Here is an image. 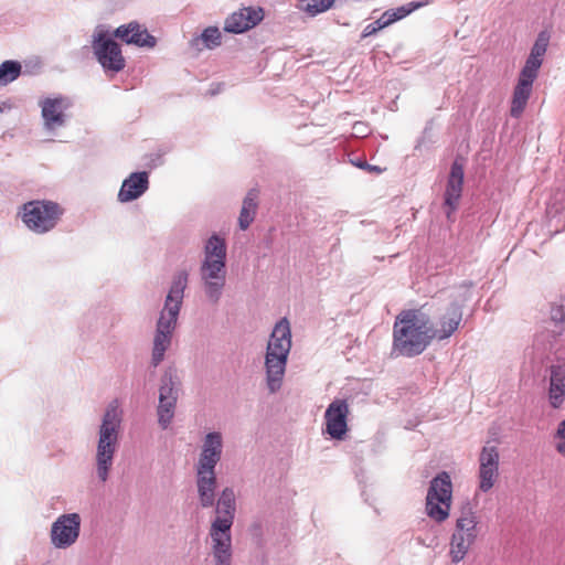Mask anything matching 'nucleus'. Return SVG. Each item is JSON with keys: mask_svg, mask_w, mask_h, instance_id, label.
<instances>
[{"mask_svg": "<svg viewBox=\"0 0 565 565\" xmlns=\"http://www.w3.org/2000/svg\"><path fill=\"white\" fill-rule=\"evenodd\" d=\"M435 339L433 323L423 309L404 310L394 323V349L404 356H416Z\"/></svg>", "mask_w": 565, "mask_h": 565, "instance_id": "3", "label": "nucleus"}, {"mask_svg": "<svg viewBox=\"0 0 565 565\" xmlns=\"http://www.w3.org/2000/svg\"><path fill=\"white\" fill-rule=\"evenodd\" d=\"M349 162L359 168V169H364L365 164L367 163V161L362 158V157H356V156H353V154H349Z\"/></svg>", "mask_w": 565, "mask_h": 565, "instance_id": "37", "label": "nucleus"}, {"mask_svg": "<svg viewBox=\"0 0 565 565\" xmlns=\"http://www.w3.org/2000/svg\"><path fill=\"white\" fill-rule=\"evenodd\" d=\"M452 499V483L448 472H439L429 483L425 510L434 521L441 523L449 516Z\"/></svg>", "mask_w": 565, "mask_h": 565, "instance_id": "9", "label": "nucleus"}, {"mask_svg": "<svg viewBox=\"0 0 565 565\" xmlns=\"http://www.w3.org/2000/svg\"><path fill=\"white\" fill-rule=\"evenodd\" d=\"M428 3H429L428 0H425V1H411V2H408L406 4L397 7L396 9H394L391 12V24L396 22V21H399V20L406 18L413 11H415V10H417L419 8H423L426 4H428Z\"/></svg>", "mask_w": 565, "mask_h": 565, "instance_id": "30", "label": "nucleus"}, {"mask_svg": "<svg viewBox=\"0 0 565 565\" xmlns=\"http://www.w3.org/2000/svg\"><path fill=\"white\" fill-rule=\"evenodd\" d=\"M258 195L259 191L253 188L243 200L238 216V226L242 231H246L255 220L258 210Z\"/></svg>", "mask_w": 565, "mask_h": 565, "instance_id": "24", "label": "nucleus"}, {"mask_svg": "<svg viewBox=\"0 0 565 565\" xmlns=\"http://www.w3.org/2000/svg\"><path fill=\"white\" fill-rule=\"evenodd\" d=\"M226 263L202 260L199 274L204 295L212 305H217L226 284Z\"/></svg>", "mask_w": 565, "mask_h": 565, "instance_id": "12", "label": "nucleus"}, {"mask_svg": "<svg viewBox=\"0 0 565 565\" xmlns=\"http://www.w3.org/2000/svg\"><path fill=\"white\" fill-rule=\"evenodd\" d=\"M82 518L78 513H64L56 518L50 530L51 544L57 550L73 546L81 535Z\"/></svg>", "mask_w": 565, "mask_h": 565, "instance_id": "11", "label": "nucleus"}, {"mask_svg": "<svg viewBox=\"0 0 565 565\" xmlns=\"http://www.w3.org/2000/svg\"><path fill=\"white\" fill-rule=\"evenodd\" d=\"M180 385L178 370L174 366H168L160 379L159 399H178Z\"/></svg>", "mask_w": 565, "mask_h": 565, "instance_id": "23", "label": "nucleus"}, {"mask_svg": "<svg viewBox=\"0 0 565 565\" xmlns=\"http://www.w3.org/2000/svg\"><path fill=\"white\" fill-rule=\"evenodd\" d=\"M224 83H212L210 88V94L212 96L220 94L224 89Z\"/></svg>", "mask_w": 565, "mask_h": 565, "instance_id": "40", "label": "nucleus"}, {"mask_svg": "<svg viewBox=\"0 0 565 565\" xmlns=\"http://www.w3.org/2000/svg\"><path fill=\"white\" fill-rule=\"evenodd\" d=\"M290 349V324L287 318H281L276 322L266 348V381L270 393H276L281 386Z\"/></svg>", "mask_w": 565, "mask_h": 565, "instance_id": "6", "label": "nucleus"}, {"mask_svg": "<svg viewBox=\"0 0 565 565\" xmlns=\"http://www.w3.org/2000/svg\"><path fill=\"white\" fill-rule=\"evenodd\" d=\"M73 106L70 97L57 94L51 97H44L39 100L43 128L46 131H54L63 128L67 124L66 111Z\"/></svg>", "mask_w": 565, "mask_h": 565, "instance_id": "13", "label": "nucleus"}, {"mask_svg": "<svg viewBox=\"0 0 565 565\" xmlns=\"http://www.w3.org/2000/svg\"><path fill=\"white\" fill-rule=\"evenodd\" d=\"M21 64L18 61L8 60L0 64V85L4 86L15 81L21 74Z\"/></svg>", "mask_w": 565, "mask_h": 565, "instance_id": "29", "label": "nucleus"}, {"mask_svg": "<svg viewBox=\"0 0 565 565\" xmlns=\"http://www.w3.org/2000/svg\"><path fill=\"white\" fill-rule=\"evenodd\" d=\"M92 47L94 56L105 74L115 75L125 68L126 60L122 56L121 47L107 31L94 34Z\"/></svg>", "mask_w": 565, "mask_h": 565, "instance_id": "10", "label": "nucleus"}, {"mask_svg": "<svg viewBox=\"0 0 565 565\" xmlns=\"http://www.w3.org/2000/svg\"><path fill=\"white\" fill-rule=\"evenodd\" d=\"M478 516L468 502L462 505L450 539L449 556L452 563L461 562L478 537Z\"/></svg>", "mask_w": 565, "mask_h": 565, "instance_id": "7", "label": "nucleus"}, {"mask_svg": "<svg viewBox=\"0 0 565 565\" xmlns=\"http://www.w3.org/2000/svg\"><path fill=\"white\" fill-rule=\"evenodd\" d=\"M542 58L529 55L525 65L521 71L520 77L534 82L537 76V71L542 65Z\"/></svg>", "mask_w": 565, "mask_h": 565, "instance_id": "32", "label": "nucleus"}, {"mask_svg": "<svg viewBox=\"0 0 565 565\" xmlns=\"http://www.w3.org/2000/svg\"><path fill=\"white\" fill-rule=\"evenodd\" d=\"M548 373L547 398L550 405L557 409L565 402V364H552Z\"/></svg>", "mask_w": 565, "mask_h": 565, "instance_id": "22", "label": "nucleus"}, {"mask_svg": "<svg viewBox=\"0 0 565 565\" xmlns=\"http://www.w3.org/2000/svg\"><path fill=\"white\" fill-rule=\"evenodd\" d=\"M226 242L218 234H212L204 244L203 259L209 262L226 263Z\"/></svg>", "mask_w": 565, "mask_h": 565, "instance_id": "26", "label": "nucleus"}, {"mask_svg": "<svg viewBox=\"0 0 565 565\" xmlns=\"http://www.w3.org/2000/svg\"><path fill=\"white\" fill-rule=\"evenodd\" d=\"M547 45H548V38L544 33L539 34V36L531 50L530 55L543 60V56L547 49Z\"/></svg>", "mask_w": 565, "mask_h": 565, "instance_id": "35", "label": "nucleus"}, {"mask_svg": "<svg viewBox=\"0 0 565 565\" xmlns=\"http://www.w3.org/2000/svg\"><path fill=\"white\" fill-rule=\"evenodd\" d=\"M264 18L262 8L245 7L233 12L224 22V31L241 34L256 26Z\"/></svg>", "mask_w": 565, "mask_h": 565, "instance_id": "18", "label": "nucleus"}, {"mask_svg": "<svg viewBox=\"0 0 565 565\" xmlns=\"http://www.w3.org/2000/svg\"><path fill=\"white\" fill-rule=\"evenodd\" d=\"M122 412L118 401L110 402L102 417L95 454V472L98 481L105 483L109 479L115 455L119 447V431Z\"/></svg>", "mask_w": 565, "mask_h": 565, "instance_id": "5", "label": "nucleus"}, {"mask_svg": "<svg viewBox=\"0 0 565 565\" xmlns=\"http://www.w3.org/2000/svg\"><path fill=\"white\" fill-rule=\"evenodd\" d=\"M114 36L120 39L126 44H134L138 47H154L157 39L151 35L147 29L142 28L137 21L119 25L114 31Z\"/></svg>", "mask_w": 565, "mask_h": 565, "instance_id": "21", "label": "nucleus"}, {"mask_svg": "<svg viewBox=\"0 0 565 565\" xmlns=\"http://www.w3.org/2000/svg\"><path fill=\"white\" fill-rule=\"evenodd\" d=\"M223 447V436L220 431H210L202 439L194 466L198 499L202 509H210L213 504L214 489H217L216 466L222 459Z\"/></svg>", "mask_w": 565, "mask_h": 565, "instance_id": "4", "label": "nucleus"}, {"mask_svg": "<svg viewBox=\"0 0 565 565\" xmlns=\"http://www.w3.org/2000/svg\"><path fill=\"white\" fill-rule=\"evenodd\" d=\"M149 172H131L121 183L117 194L120 203H128L141 198L149 189Z\"/></svg>", "mask_w": 565, "mask_h": 565, "instance_id": "20", "label": "nucleus"}, {"mask_svg": "<svg viewBox=\"0 0 565 565\" xmlns=\"http://www.w3.org/2000/svg\"><path fill=\"white\" fill-rule=\"evenodd\" d=\"M334 1L335 0H302V2L305 3L302 6V9L309 15L315 17L331 8Z\"/></svg>", "mask_w": 565, "mask_h": 565, "instance_id": "31", "label": "nucleus"}, {"mask_svg": "<svg viewBox=\"0 0 565 565\" xmlns=\"http://www.w3.org/2000/svg\"><path fill=\"white\" fill-rule=\"evenodd\" d=\"M222 43V34L217 26L205 28L200 35L190 40V46L198 51L203 49L213 50Z\"/></svg>", "mask_w": 565, "mask_h": 565, "instance_id": "27", "label": "nucleus"}, {"mask_svg": "<svg viewBox=\"0 0 565 565\" xmlns=\"http://www.w3.org/2000/svg\"><path fill=\"white\" fill-rule=\"evenodd\" d=\"M178 399H159L157 407L158 424L162 429H167L175 413Z\"/></svg>", "mask_w": 565, "mask_h": 565, "instance_id": "28", "label": "nucleus"}, {"mask_svg": "<svg viewBox=\"0 0 565 565\" xmlns=\"http://www.w3.org/2000/svg\"><path fill=\"white\" fill-rule=\"evenodd\" d=\"M469 288L465 289L462 295L452 296L445 308V312L438 318V328L433 327L435 339L445 340L450 338L458 329L462 320V303L467 300Z\"/></svg>", "mask_w": 565, "mask_h": 565, "instance_id": "14", "label": "nucleus"}, {"mask_svg": "<svg viewBox=\"0 0 565 565\" xmlns=\"http://www.w3.org/2000/svg\"><path fill=\"white\" fill-rule=\"evenodd\" d=\"M553 441L556 450L565 457V419L562 420L553 436Z\"/></svg>", "mask_w": 565, "mask_h": 565, "instance_id": "34", "label": "nucleus"}, {"mask_svg": "<svg viewBox=\"0 0 565 565\" xmlns=\"http://www.w3.org/2000/svg\"><path fill=\"white\" fill-rule=\"evenodd\" d=\"M363 170L369 172V173L380 174V173H383L384 171H386V168L385 167L382 168L380 166L366 163Z\"/></svg>", "mask_w": 565, "mask_h": 565, "instance_id": "39", "label": "nucleus"}, {"mask_svg": "<svg viewBox=\"0 0 565 565\" xmlns=\"http://www.w3.org/2000/svg\"><path fill=\"white\" fill-rule=\"evenodd\" d=\"M349 404L343 398L333 399L324 412V433L332 439L343 440L349 430Z\"/></svg>", "mask_w": 565, "mask_h": 565, "instance_id": "15", "label": "nucleus"}, {"mask_svg": "<svg viewBox=\"0 0 565 565\" xmlns=\"http://www.w3.org/2000/svg\"><path fill=\"white\" fill-rule=\"evenodd\" d=\"M552 321L554 329L563 328L561 322L564 321V313L561 309H557L555 313L552 315Z\"/></svg>", "mask_w": 565, "mask_h": 565, "instance_id": "38", "label": "nucleus"}, {"mask_svg": "<svg viewBox=\"0 0 565 565\" xmlns=\"http://www.w3.org/2000/svg\"><path fill=\"white\" fill-rule=\"evenodd\" d=\"M215 518L211 522L209 537L214 565H232V526L236 515V493L233 487H225L216 498L214 489Z\"/></svg>", "mask_w": 565, "mask_h": 565, "instance_id": "1", "label": "nucleus"}, {"mask_svg": "<svg viewBox=\"0 0 565 565\" xmlns=\"http://www.w3.org/2000/svg\"><path fill=\"white\" fill-rule=\"evenodd\" d=\"M63 214L61 206L50 200H33L24 203L21 218L25 226L35 234L52 231Z\"/></svg>", "mask_w": 565, "mask_h": 565, "instance_id": "8", "label": "nucleus"}, {"mask_svg": "<svg viewBox=\"0 0 565 565\" xmlns=\"http://www.w3.org/2000/svg\"><path fill=\"white\" fill-rule=\"evenodd\" d=\"M352 130H353L352 134L359 138L365 137L370 132L367 125L362 121L354 122Z\"/></svg>", "mask_w": 565, "mask_h": 565, "instance_id": "36", "label": "nucleus"}, {"mask_svg": "<svg viewBox=\"0 0 565 565\" xmlns=\"http://www.w3.org/2000/svg\"><path fill=\"white\" fill-rule=\"evenodd\" d=\"M463 177V164L459 159H456L451 164L444 194L447 218H450L451 213L458 207L462 193Z\"/></svg>", "mask_w": 565, "mask_h": 565, "instance_id": "17", "label": "nucleus"}, {"mask_svg": "<svg viewBox=\"0 0 565 565\" xmlns=\"http://www.w3.org/2000/svg\"><path fill=\"white\" fill-rule=\"evenodd\" d=\"M393 104H394V103H391L390 111H394V110H395V109L393 108Z\"/></svg>", "mask_w": 565, "mask_h": 565, "instance_id": "42", "label": "nucleus"}, {"mask_svg": "<svg viewBox=\"0 0 565 565\" xmlns=\"http://www.w3.org/2000/svg\"><path fill=\"white\" fill-rule=\"evenodd\" d=\"M533 81H529L526 78L519 77V82L514 88L512 103H511V116L513 118H519L531 96Z\"/></svg>", "mask_w": 565, "mask_h": 565, "instance_id": "25", "label": "nucleus"}, {"mask_svg": "<svg viewBox=\"0 0 565 565\" xmlns=\"http://www.w3.org/2000/svg\"><path fill=\"white\" fill-rule=\"evenodd\" d=\"M499 460L500 455L495 446L487 445L483 446L479 455V489L482 492L490 491L499 477Z\"/></svg>", "mask_w": 565, "mask_h": 565, "instance_id": "16", "label": "nucleus"}, {"mask_svg": "<svg viewBox=\"0 0 565 565\" xmlns=\"http://www.w3.org/2000/svg\"><path fill=\"white\" fill-rule=\"evenodd\" d=\"M386 26H388V11L383 12L382 15L380 17V19L369 23L364 28L361 36L363 39L371 36Z\"/></svg>", "mask_w": 565, "mask_h": 565, "instance_id": "33", "label": "nucleus"}, {"mask_svg": "<svg viewBox=\"0 0 565 565\" xmlns=\"http://www.w3.org/2000/svg\"><path fill=\"white\" fill-rule=\"evenodd\" d=\"M188 282L189 273L185 269L174 273L163 308L156 323L151 353V365L153 367H157L164 360L166 352L171 345Z\"/></svg>", "mask_w": 565, "mask_h": 565, "instance_id": "2", "label": "nucleus"}, {"mask_svg": "<svg viewBox=\"0 0 565 565\" xmlns=\"http://www.w3.org/2000/svg\"><path fill=\"white\" fill-rule=\"evenodd\" d=\"M534 348L543 355L555 354L558 361L565 360V332L563 328L544 329L535 335Z\"/></svg>", "mask_w": 565, "mask_h": 565, "instance_id": "19", "label": "nucleus"}, {"mask_svg": "<svg viewBox=\"0 0 565 565\" xmlns=\"http://www.w3.org/2000/svg\"><path fill=\"white\" fill-rule=\"evenodd\" d=\"M6 105L3 104L2 106H0V113L3 111Z\"/></svg>", "mask_w": 565, "mask_h": 565, "instance_id": "41", "label": "nucleus"}]
</instances>
